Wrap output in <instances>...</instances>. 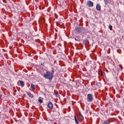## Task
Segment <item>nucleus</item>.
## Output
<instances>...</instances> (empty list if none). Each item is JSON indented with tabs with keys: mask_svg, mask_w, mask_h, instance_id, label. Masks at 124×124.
<instances>
[{
	"mask_svg": "<svg viewBox=\"0 0 124 124\" xmlns=\"http://www.w3.org/2000/svg\"><path fill=\"white\" fill-rule=\"evenodd\" d=\"M2 1H3V2H4V3H6V0H2Z\"/></svg>",
	"mask_w": 124,
	"mask_h": 124,
	"instance_id": "obj_18",
	"label": "nucleus"
},
{
	"mask_svg": "<svg viewBox=\"0 0 124 124\" xmlns=\"http://www.w3.org/2000/svg\"><path fill=\"white\" fill-rule=\"evenodd\" d=\"M87 5L88 6H89V7H93V2H92L91 0H88Z\"/></svg>",
	"mask_w": 124,
	"mask_h": 124,
	"instance_id": "obj_4",
	"label": "nucleus"
},
{
	"mask_svg": "<svg viewBox=\"0 0 124 124\" xmlns=\"http://www.w3.org/2000/svg\"><path fill=\"white\" fill-rule=\"evenodd\" d=\"M108 29H109L110 31H113V28L112 27V25H109L108 26Z\"/></svg>",
	"mask_w": 124,
	"mask_h": 124,
	"instance_id": "obj_13",
	"label": "nucleus"
},
{
	"mask_svg": "<svg viewBox=\"0 0 124 124\" xmlns=\"http://www.w3.org/2000/svg\"><path fill=\"white\" fill-rule=\"evenodd\" d=\"M38 102H39V103H42L43 102V100H42L41 99H39Z\"/></svg>",
	"mask_w": 124,
	"mask_h": 124,
	"instance_id": "obj_17",
	"label": "nucleus"
},
{
	"mask_svg": "<svg viewBox=\"0 0 124 124\" xmlns=\"http://www.w3.org/2000/svg\"><path fill=\"white\" fill-rule=\"evenodd\" d=\"M99 75H101V76H103V72H102V70H101L99 72Z\"/></svg>",
	"mask_w": 124,
	"mask_h": 124,
	"instance_id": "obj_16",
	"label": "nucleus"
},
{
	"mask_svg": "<svg viewBox=\"0 0 124 124\" xmlns=\"http://www.w3.org/2000/svg\"><path fill=\"white\" fill-rule=\"evenodd\" d=\"M27 94L29 96V97H31V98H33V95H32V94H31V92H28Z\"/></svg>",
	"mask_w": 124,
	"mask_h": 124,
	"instance_id": "obj_8",
	"label": "nucleus"
},
{
	"mask_svg": "<svg viewBox=\"0 0 124 124\" xmlns=\"http://www.w3.org/2000/svg\"><path fill=\"white\" fill-rule=\"evenodd\" d=\"M18 83H20V86H21V87H24L25 86V84H24V82H23L20 80H18Z\"/></svg>",
	"mask_w": 124,
	"mask_h": 124,
	"instance_id": "obj_10",
	"label": "nucleus"
},
{
	"mask_svg": "<svg viewBox=\"0 0 124 124\" xmlns=\"http://www.w3.org/2000/svg\"><path fill=\"white\" fill-rule=\"evenodd\" d=\"M96 9L98 10V11H100V10H101V6H100V4H97L96 6Z\"/></svg>",
	"mask_w": 124,
	"mask_h": 124,
	"instance_id": "obj_6",
	"label": "nucleus"
},
{
	"mask_svg": "<svg viewBox=\"0 0 124 124\" xmlns=\"http://www.w3.org/2000/svg\"><path fill=\"white\" fill-rule=\"evenodd\" d=\"M75 31L78 33H83V34H86V33H87V32H86V29L80 26L76 27L75 28Z\"/></svg>",
	"mask_w": 124,
	"mask_h": 124,
	"instance_id": "obj_1",
	"label": "nucleus"
},
{
	"mask_svg": "<svg viewBox=\"0 0 124 124\" xmlns=\"http://www.w3.org/2000/svg\"><path fill=\"white\" fill-rule=\"evenodd\" d=\"M104 0L105 4H108V3H109V1L108 0Z\"/></svg>",
	"mask_w": 124,
	"mask_h": 124,
	"instance_id": "obj_14",
	"label": "nucleus"
},
{
	"mask_svg": "<svg viewBox=\"0 0 124 124\" xmlns=\"http://www.w3.org/2000/svg\"><path fill=\"white\" fill-rule=\"evenodd\" d=\"M74 119L76 124H79V122L78 121V120H77V117H76V115L74 116Z\"/></svg>",
	"mask_w": 124,
	"mask_h": 124,
	"instance_id": "obj_11",
	"label": "nucleus"
},
{
	"mask_svg": "<svg viewBox=\"0 0 124 124\" xmlns=\"http://www.w3.org/2000/svg\"><path fill=\"white\" fill-rule=\"evenodd\" d=\"M83 44H85V45H87V44H90V42L88 40H84L83 41Z\"/></svg>",
	"mask_w": 124,
	"mask_h": 124,
	"instance_id": "obj_7",
	"label": "nucleus"
},
{
	"mask_svg": "<svg viewBox=\"0 0 124 124\" xmlns=\"http://www.w3.org/2000/svg\"><path fill=\"white\" fill-rule=\"evenodd\" d=\"M76 40H77V39H75Z\"/></svg>",
	"mask_w": 124,
	"mask_h": 124,
	"instance_id": "obj_20",
	"label": "nucleus"
},
{
	"mask_svg": "<svg viewBox=\"0 0 124 124\" xmlns=\"http://www.w3.org/2000/svg\"><path fill=\"white\" fill-rule=\"evenodd\" d=\"M47 107L49 109H53V104L52 102H50L47 104Z\"/></svg>",
	"mask_w": 124,
	"mask_h": 124,
	"instance_id": "obj_5",
	"label": "nucleus"
},
{
	"mask_svg": "<svg viewBox=\"0 0 124 124\" xmlns=\"http://www.w3.org/2000/svg\"><path fill=\"white\" fill-rule=\"evenodd\" d=\"M52 71H51V74L54 76V73H55V72L54 71V68H52Z\"/></svg>",
	"mask_w": 124,
	"mask_h": 124,
	"instance_id": "obj_15",
	"label": "nucleus"
},
{
	"mask_svg": "<svg viewBox=\"0 0 124 124\" xmlns=\"http://www.w3.org/2000/svg\"><path fill=\"white\" fill-rule=\"evenodd\" d=\"M31 89H32L33 91H34V90H35V86L32 83L31 84Z\"/></svg>",
	"mask_w": 124,
	"mask_h": 124,
	"instance_id": "obj_12",
	"label": "nucleus"
},
{
	"mask_svg": "<svg viewBox=\"0 0 124 124\" xmlns=\"http://www.w3.org/2000/svg\"><path fill=\"white\" fill-rule=\"evenodd\" d=\"M93 95L92 94H88L87 101L88 102H92V101H93Z\"/></svg>",
	"mask_w": 124,
	"mask_h": 124,
	"instance_id": "obj_3",
	"label": "nucleus"
},
{
	"mask_svg": "<svg viewBox=\"0 0 124 124\" xmlns=\"http://www.w3.org/2000/svg\"><path fill=\"white\" fill-rule=\"evenodd\" d=\"M110 123H111V122H110V121H109L108 120H106L104 121L103 124H110Z\"/></svg>",
	"mask_w": 124,
	"mask_h": 124,
	"instance_id": "obj_9",
	"label": "nucleus"
},
{
	"mask_svg": "<svg viewBox=\"0 0 124 124\" xmlns=\"http://www.w3.org/2000/svg\"><path fill=\"white\" fill-rule=\"evenodd\" d=\"M54 76L51 74V72L47 71L46 74L44 75V78L48 80H52Z\"/></svg>",
	"mask_w": 124,
	"mask_h": 124,
	"instance_id": "obj_2",
	"label": "nucleus"
},
{
	"mask_svg": "<svg viewBox=\"0 0 124 124\" xmlns=\"http://www.w3.org/2000/svg\"><path fill=\"white\" fill-rule=\"evenodd\" d=\"M80 116H81V117H82V118H84V117H83V115H82V114L79 113Z\"/></svg>",
	"mask_w": 124,
	"mask_h": 124,
	"instance_id": "obj_19",
	"label": "nucleus"
}]
</instances>
